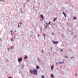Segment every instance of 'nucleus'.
I'll list each match as a JSON object with an SVG mask.
<instances>
[{
	"label": "nucleus",
	"mask_w": 78,
	"mask_h": 78,
	"mask_svg": "<svg viewBox=\"0 0 78 78\" xmlns=\"http://www.w3.org/2000/svg\"><path fill=\"white\" fill-rule=\"evenodd\" d=\"M37 70L35 69H34V70L30 69L29 71V72L31 74H34L35 75H36L37 74Z\"/></svg>",
	"instance_id": "1"
},
{
	"label": "nucleus",
	"mask_w": 78,
	"mask_h": 78,
	"mask_svg": "<svg viewBox=\"0 0 78 78\" xmlns=\"http://www.w3.org/2000/svg\"><path fill=\"white\" fill-rule=\"evenodd\" d=\"M51 23V22H50V21H49L48 23L46 24L47 25L44 27V29H46V28H47V27H48V26L47 25H50Z\"/></svg>",
	"instance_id": "2"
},
{
	"label": "nucleus",
	"mask_w": 78,
	"mask_h": 78,
	"mask_svg": "<svg viewBox=\"0 0 78 78\" xmlns=\"http://www.w3.org/2000/svg\"><path fill=\"white\" fill-rule=\"evenodd\" d=\"M52 42L53 44H58V41H52Z\"/></svg>",
	"instance_id": "3"
},
{
	"label": "nucleus",
	"mask_w": 78,
	"mask_h": 78,
	"mask_svg": "<svg viewBox=\"0 0 78 78\" xmlns=\"http://www.w3.org/2000/svg\"><path fill=\"white\" fill-rule=\"evenodd\" d=\"M22 61V57H20V58H18V62H20V61Z\"/></svg>",
	"instance_id": "4"
},
{
	"label": "nucleus",
	"mask_w": 78,
	"mask_h": 78,
	"mask_svg": "<svg viewBox=\"0 0 78 78\" xmlns=\"http://www.w3.org/2000/svg\"><path fill=\"white\" fill-rule=\"evenodd\" d=\"M54 68V66L53 65H52L51 67V70H53V68Z\"/></svg>",
	"instance_id": "5"
},
{
	"label": "nucleus",
	"mask_w": 78,
	"mask_h": 78,
	"mask_svg": "<svg viewBox=\"0 0 78 78\" xmlns=\"http://www.w3.org/2000/svg\"><path fill=\"white\" fill-rule=\"evenodd\" d=\"M64 61H63L62 62H59V64H63V63H64Z\"/></svg>",
	"instance_id": "6"
},
{
	"label": "nucleus",
	"mask_w": 78,
	"mask_h": 78,
	"mask_svg": "<svg viewBox=\"0 0 78 78\" xmlns=\"http://www.w3.org/2000/svg\"><path fill=\"white\" fill-rule=\"evenodd\" d=\"M40 16H41V17L42 18V19H44V16H43V15H40Z\"/></svg>",
	"instance_id": "7"
},
{
	"label": "nucleus",
	"mask_w": 78,
	"mask_h": 78,
	"mask_svg": "<svg viewBox=\"0 0 78 78\" xmlns=\"http://www.w3.org/2000/svg\"><path fill=\"white\" fill-rule=\"evenodd\" d=\"M62 14L65 17H66V14L64 13V12H63Z\"/></svg>",
	"instance_id": "8"
},
{
	"label": "nucleus",
	"mask_w": 78,
	"mask_h": 78,
	"mask_svg": "<svg viewBox=\"0 0 78 78\" xmlns=\"http://www.w3.org/2000/svg\"><path fill=\"white\" fill-rule=\"evenodd\" d=\"M51 78H54V75H53V74H51Z\"/></svg>",
	"instance_id": "9"
},
{
	"label": "nucleus",
	"mask_w": 78,
	"mask_h": 78,
	"mask_svg": "<svg viewBox=\"0 0 78 78\" xmlns=\"http://www.w3.org/2000/svg\"><path fill=\"white\" fill-rule=\"evenodd\" d=\"M36 68L37 69H39V66H37L36 67Z\"/></svg>",
	"instance_id": "10"
},
{
	"label": "nucleus",
	"mask_w": 78,
	"mask_h": 78,
	"mask_svg": "<svg viewBox=\"0 0 78 78\" xmlns=\"http://www.w3.org/2000/svg\"><path fill=\"white\" fill-rule=\"evenodd\" d=\"M11 40L12 42H13L14 41V38H12L11 39Z\"/></svg>",
	"instance_id": "11"
},
{
	"label": "nucleus",
	"mask_w": 78,
	"mask_h": 78,
	"mask_svg": "<svg viewBox=\"0 0 78 78\" xmlns=\"http://www.w3.org/2000/svg\"><path fill=\"white\" fill-rule=\"evenodd\" d=\"M57 19V18H55V19L54 20L53 22H55V21Z\"/></svg>",
	"instance_id": "12"
},
{
	"label": "nucleus",
	"mask_w": 78,
	"mask_h": 78,
	"mask_svg": "<svg viewBox=\"0 0 78 78\" xmlns=\"http://www.w3.org/2000/svg\"><path fill=\"white\" fill-rule=\"evenodd\" d=\"M73 19H74V20H76V17H74Z\"/></svg>",
	"instance_id": "13"
},
{
	"label": "nucleus",
	"mask_w": 78,
	"mask_h": 78,
	"mask_svg": "<svg viewBox=\"0 0 78 78\" xmlns=\"http://www.w3.org/2000/svg\"><path fill=\"white\" fill-rule=\"evenodd\" d=\"M27 56H25L24 57V59H27Z\"/></svg>",
	"instance_id": "14"
},
{
	"label": "nucleus",
	"mask_w": 78,
	"mask_h": 78,
	"mask_svg": "<svg viewBox=\"0 0 78 78\" xmlns=\"http://www.w3.org/2000/svg\"><path fill=\"white\" fill-rule=\"evenodd\" d=\"M13 48V46H12L10 48H11V49H12V48Z\"/></svg>",
	"instance_id": "15"
},
{
	"label": "nucleus",
	"mask_w": 78,
	"mask_h": 78,
	"mask_svg": "<svg viewBox=\"0 0 78 78\" xmlns=\"http://www.w3.org/2000/svg\"><path fill=\"white\" fill-rule=\"evenodd\" d=\"M41 77H42V78H44V76H41Z\"/></svg>",
	"instance_id": "16"
},
{
	"label": "nucleus",
	"mask_w": 78,
	"mask_h": 78,
	"mask_svg": "<svg viewBox=\"0 0 78 78\" xmlns=\"http://www.w3.org/2000/svg\"><path fill=\"white\" fill-rule=\"evenodd\" d=\"M42 53H44V50H42Z\"/></svg>",
	"instance_id": "17"
},
{
	"label": "nucleus",
	"mask_w": 78,
	"mask_h": 78,
	"mask_svg": "<svg viewBox=\"0 0 78 78\" xmlns=\"http://www.w3.org/2000/svg\"><path fill=\"white\" fill-rule=\"evenodd\" d=\"M43 36L44 37H45V34H43Z\"/></svg>",
	"instance_id": "18"
},
{
	"label": "nucleus",
	"mask_w": 78,
	"mask_h": 78,
	"mask_svg": "<svg viewBox=\"0 0 78 78\" xmlns=\"http://www.w3.org/2000/svg\"><path fill=\"white\" fill-rule=\"evenodd\" d=\"M38 61L39 62H41V61L40 60H39V59H38Z\"/></svg>",
	"instance_id": "19"
},
{
	"label": "nucleus",
	"mask_w": 78,
	"mask_h": 78,
	"mask_svg": "<svg viewBox=\"0 0 78 78\" xmlns=\"http://www.w3.org/2000/svg\"><path fill=\"white\" fill-rule=\"evenodd\" d=\"M7 50H8V51H9V48H8Z\"/></svg>",
	"instance_id": "20"
},
{
	"label": "nucleus",
	"mask_w": 78,
	"mask_h": 78,
	"mask_svg": "<svg viewBox=\"0 0 78 78\" xmlns=\"http://www.w3.org/2000/svg\"><path fill=\"white\" fill-rule=\"evenodd\" d=\"M65 58H68L67 56H65Z\"/></svg>",
	"instance_id": "21"
},
{
	"label": "nucleus",
	"mask_w": 78,
	"mask_h": 78,
	"mask_svg": "<svg viewBox=\"0 0 78 78\" xmlns=\"http://www.w3.org/2000/svg\"><path fill=\"white\" fill-rule=\"evenodd\" d=\"M30 1V0H27V2H29Z\"/></svg>",
	"instance_id": "22"
},
{
	"label": "nucleus",
	"mask_w": 78,
	"mask_h": 78,
	"mask_svg": "<svg viewBox=\"0 0 78 78\" xmlns=\"http://www.w3.org/2000/svg\"><path fill=\"white\" fill-rule=\"evenodd\" d=\"M18 27H20V26L19 25V24H18Z\"/></svg>",
	"instance_id": "23"
},
{
	"label": "nucleus",
	"mask_w": 78,
	"mask_h": 78,
	"mask_svg": "<svg viewBox=\"0 0 78 78\" xmlns=\"http://www.w3.org/2000/svg\"><path fill=\"white\" fill-rule=\"evenodd\" d=\"M2 0L3 2H5V0Z\"/></svg>",
	"instance_id": "24"
},
{
	"label": "nucleus",
	"mask_w": 78,
	"mask_h": 78,
	"mask_svg": "<svg viewBox=\"0 0 78 78\" xmlns=\"http://www.w3.org/2000/svg\"><path fill=\"white\" fill-rule=\"evenodd\" d=\"M20 25H22V22H20Z\"/></svg>",
	"instance_id": "25"
},
{
	"label": "nucleus",
	"mask_w": 78,
	"mask_h": 78,
	"mask_svg": "<svg viewBox=\"0 0 78 78\" xmlns=\"http://www.w3.org/2000/svg\"><path fill=\"white\" fill-rule=\"evenodd\" d=\"M51 50H52V47H51Z\"/></svg>",
	"instance_id": "26"
},
{
	"label": "nucleus",
	"mask_w": 78,
	"mask_h": 78,
	"mask_svg": "<svg viewBox=\"0 0 78 78\" xmlns=\"http://www.w3.org/2000/svg\"><path fill=\"white\" fill-rule=\"evenodd\" d=\"M11 32H12V30H10Z\"/></svg>",
	"instance_id": "27"
},
{
	"label": "nucleus",
	"mask_w": 78,
	"mask_h": 78,
	"mask_svg": "<svg viewBox=\"0 0 78 78\" xmlns=\"http://www.w3.org/2000/svg\"><path fill=\"white\" fill-rule=\"evenodd\" d=\"M0 41H2V40H1V39H0Z\"/></svg>",
	"instance_id": "28"
},
{
	"label": "nucleus",
	"mask_w": 78,
	"mask_h": 78,
	"mask_svg": "<svg viewBox=\"0 0 78 78\" xmlns=\"http://www.w3.org/2000/svg\"><path fill=\"white\" fill-rule=\"evenodd\" d=\"M75 76H76V74H75Z\"/></svg>",
	"instance_id": "29"
},
{
	"label": "nucleus",
	"mask_w": 78,
	"mask_h": 78,
	"mask_svg": "<svg viewBox=\"0 0 78 78\" xmlns=\"http://www.w3.org/2000/svg\"><path fill=\"white\" fill-rule=\"evenodd\" d=\"M9 78H12L11 77H9Z\"/></svg>",
	"instance_id": "30"
},
{
	"label": "nucleus",
	"mask_w": 78,
	"mask_h": 78,
	"mask_svg": "<svg viewBox=\"0 0 78 78\" xmlns=\"http://www.w3.org/2000/svg\"><path fill=\"white\" fill-rule=\"evenodd\" d=\"M2 0H0V2H1V1H2Z\"/></svg>",
	"instance_id": "31"
},
{
	"label": "nucleus",
	"mask_w": 78,
	"mask_h": 78,
	"mask_svg": "<svg viewBox=\"0 0 78 78\" xmlns=\"http://www.w3.org/2000/svg\"><path fill=\"white\" fill-rule=\"evenodd\" d=\"M38 36H39V35H38Z\"/></svg>",
	"instance_id": "32"
},
{
	"label": "nucleus",
	"mask_w": 78,
	"mask_h": 78,
	"mask_svg": "<svg viewBox=\"0 0 78 78\" xmlns=\"http://www.w3.org/2000/svg\"><path fill=\"white\" fill-rule=\"evenodd\" d=\"M72 57H71V58H70V59H72Z\"/></svg>",
	"instance_id": "33"
},
{
	"label": "nucleus",
	"mask_w": 78,
	"mask_h": 78,
	"mask_svg": "<svg viewBox=\"0 0 78 78\" xmlns=\"http://www.w3.org/2000/svg\"><path fill=\"white\" fill-rule=\"evenodd\" d=\"M67 24L69 25V23H67Z\"/></svg>",
	"instance_id": "34"
},
{
	"label": "nucleus",
	"mask_w": 78,
	"mask_h": 78,
	"mask_svg": "<svg viewBox=\"0 0 78 78\" xmlns=\"http://www.w3.org/2000/svg\"><path fill=\"white\" fill-rule=\"evenodd\" d=\"M14 38H16V37H14Z\"/></svg>",
	"instance_id": "35"
},
{
	"label": "nucleus",
	"mask_w": 78,
	"mask_h": 78,
	"mask_svg": "<svg viewBox=\"0 0 78 78\" xmlns=\"http://www.w3.org/2000/svg\"><path fill=\"white\" fill-rule=\"evenodd\" d=\"M21 12H22V13H23V12H22V11H21Z\"/></svg>",
	"instance_id": "36"
},
{
	"label": "nucleus",
	"mask_w": 78,
	"mask_h": 78,
	"mask_svg": "<svg viewBox=\"0 0 78 78\" xmlns=\"http://www.w3.org/2000/svg\"><path fill=\"white\" fill-rule=\"evenodd\" d=\"M21 10H22V9H20Z\"/></svg>",
	"instance_id": "37"
},
{
	"label": "nucleus",
	"mask_w": 78,
	"mask_h": 78,
	"mask_svg": "<svg viewBox=\"0 0 78 78\" xmlns=\"http://www.w3.org/2000/svg\"><path fill=\"white\" fill-rule=\"evenodd\" d=\"M57 64V63H56V64Z\"/></svg>",
	"instance_id": "38"
},
{
	"label": "nucleus",
	"mask_w": 78,
	"mask_h": 78,
	"mask_svg": "<svg viewBox=\"0 0 78 78\" xmlns=\"http://www.w3.org/2000/svg\"><path fill=\"white\" fill-rule=\"evenodd\" d=\"M15 32H16V31H15Z\"/></svg>",
	"instance_id": "39"
},
{
	"label": "nucleus",
	"mask_w": 78,
	"mask_h": 78,
	"mask_svg": "<svg viewBox=\"0 0 78 78\" xmlns=\"http://www.w3.org/2000/svg\"><path fill=\"white\" fill-rule=\"evenodd\" d=\"M22 68H23V67H22Z\"/></svg>",
	"instance_id": "40"
}]
</instances>
